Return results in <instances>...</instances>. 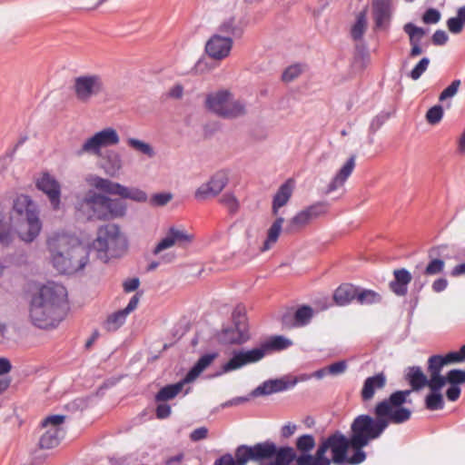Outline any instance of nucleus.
Wrapping results in <instances>:
<instances>
[{
    "label": "nucleus",
    "mask_w": 465,
    "mask_h": 465,
    "mask_svg": "<svg viewBox=\"0 0 465 465\" xmlns=\"http://www.w3.org/2000/svg\"><path fill=\"white\" fill-rule=\"evenodd\" d=\"M410 393L411 391H397L377 403L375 418L360 415L354 419L351 426V446L354 450L351 463L360 464L365 460L366 454L362 448L371 440L378 439L391 422L401 424L410 420L411 410L402 406Z\"/></svg>",
    "instance_id": "obj_1"
},
{
    "label": "nucleus",
    "mask_w": 465,
    "mask_h": 465,
    "mask_svg": "<svg viewBox=\"0 0 465 465\" xmlns=\"http://www.w3.org/2000/svg\"><path fill=\"white\" fill-rule=\"evenodd\" d=\"M66 291L62 285H45L30 302L29 317L41 329L55 328L64 318Z\"/></svg>",
    "instance_id": "obj_2"
},
{
    "label": "nucleus",
    "mask_w": 465,
    "mask_h": 465,
    "mask_svg": "<svg viewBox=\"0 0 465 465\" xmlns=\"http://www.w3.org/2000/svg\"><path fill=\"white\" fill-rule=\"evenodd\" d=\"M54 267L64 274H74L83 270L89 260L87 247L74 236L54 233L47 241Z\"/></svg>",
    "instance_id": "obj_3"
},
{
    "label": "nucleus",
    "mask_w": 465,
    "mask_h": 465,
    "mask_svg": "<svg viewBox=\"0 0 465 465\" xmlns=\"http://www.w3.org/2000/svg\"><path fill=\"white\" fill-rule=\"evenodd\" d=\"M351 446V438H346L341 432L335 431L322 440L314 455L303 454L297 459V465H355L351 457L347 456Z\"/></svg>",
    "instance_id": "obj_4"
},
{
    "label": "nucleus",
    "mask_w": 465,
    "mask_h": 465,
    "mask_svg": "<svg viewBox=\"0 0 465 465\" xmlns=\"http://www.w3.org/2000/svg\"><path fill=\"white\" fill-rule=\"evenodd\" d=\"M128 247L125 235L115 223H107L98 227L96 237L91 248L96 252L97 258L107 262L112 258L121 257Z\"/></svg>",
    "instance_id": "obj_5"
},
{
    "label": "nucleus",
    "mask_w": 465,
    "mask_h": 465,
    "mask_svg": "<svg viewBox=\"0 0 465 465\" xmlns=\"http://www.w3.org/2000/svg\"><path fill=\"white\" fill-rule=\"evenodd\" d=\"M13 211L19 217L16 225L19 238L27 243L34 242L42 230L36 204L29 196L21 194L15 200Z\"/></svg>",
    "instance_id": "obj_6"
},
{
    "label": "nucleus",
    "mask_w": 465,
    "mask_h": 465,
    "mask_svg": "<svg viewBox=\"0 0 465 465\" xmlns=\"http://www.w3.org/2000/svg\"><path fill=\"white\" fill-rule=\"evenodd\" d=\"M205 107L219 117L235 119L246 114V105L242 100L233 98L228 90H219L207 94Z\"/></svg>",
    "instance_id": "obj_7"
},
{
    "label": "nucleus",
    "mask_w": 465,
    "mask_h": 465,
    "mask_svg": "<svg viewBox=\"0 0 465 465\" xmlns=\"http://www.w3.org/2000/svg\"><path fill=\"white\" fill-rule=\"evenodd\" d=\"M83 203L92 211L90 218L110 221L125 215L127 206L119 199H111L96 193H89Z\"/></svg>",
    "instance_id": "obj_8"
},
{
    "label": "nucleus",
    "mask_w": 465,
    "mask_h": 465,
    "mask_svg": "<svg viewBox=\"0 0 465 465\" xmlns=\"http://www.w3.org/2000/svg\"><path fill=\"white\" fill-rule=\"evenodd\" d=\"M71 90L77 102L88 104L106 93L104 79L98 74H83L72 81Z\"/></svg>",
    "instance_id": "obj_9"
},
{
    "label": "nucleus",
    "mask_w": 465,
    "mask_h": 465,
    "mask_svg": "<svg viewBox=\"0 0 465 465\" xmlns=\"http://www.w3.org/2000/svg\"><path fill=\"white\" fill-rule=\"evenodd\" d=\"M119 141L120 138L117 132L114 128L108 127L88 138L81 149L77 151L76 154L90 153L99 155L103 147L115 145Z\"/></svg>",
    "instance_id": "obj_10"
},
{
    "label": "nucleus",
    "mask_w": 465,
    "mask_h": 465,
    "mask_svg": "<svg viewBox=\"0 0 465 465\" xmlns=\"http://www.w3.org/2000/svg\"><path fill=\"white\" fill-rule=\"evenodd\" d=\"M64 415H52L46 417L42 421V427L45 429V431L39 440V447L41 449H52L60 443V440L64 436V431L60 426L64 421Z\"/></svg>",
    "instance_id": "obj_11"
},
{
    "label": "nucleus",
    "mask_w": 465,
    "mask_h": 465,
    "mask_svg": "<svg viewBox=\"0 0 465 465\" xmlns=\"http://www.w3.org/2000/svg\"><path fill=\"white\" fill-rule=\"evenodd\" d=\"M251 460H262V442L252 447L239 446L232 454L226 453L214 461V465H246Z\"/></svg>",
    "instance_id": "obj_12"
},
{
    "label": "nucleus",
    "mask_w": 465,
    "mask_h": 465,
    "mask_svg": "<svg viewBox=\"0 0 465 465\" xmlns=\"http://www.w3.org/2000/svg\"><path fill=\"white\" fill-rule=\"evenodd\" d=\"M232 45L233 40L230 36L214 34L206 42L205 52L211 58L221 61L229 56Z\"/></svg>",
    "instance_id": "obj_13"
},
{
    "label": "nucleus",
    "mask_w": 465,
    "mask_h": 465,
    "mask_svg": "<svg viewBox=\"0 0 465 465\" xmlns=\"http://www.w3.org/2000/svg\"><path fill=\"white\" fill-rule=\"evenodd\" d=\"M36 187L47 196L54 210L60 208L61 186L54 176L43 173L36 182Z\"/></svg>",
    "instance_id": "obj_14"
},
{
    "label": "nucleus",
    "mask_w": 465,
    "mask_h": 465,
    "mask_svg": "<svg viewBox=\"0 0 465 465\" xmlns=\"http://www.w3.org/2000/svg\"><path fill=\"white\" fill-rule=\"evenodd\" d=\"M371 7L375 28L386 29L393 11L391 0H372Z\"/></svg>",
    "instance_id": "obj_15"
},
{
    "label": "nucleus",
    "mask_w": 465,
    "mask_h": 465,
    "mask_svg": "<svg viewBox=\"0 0 465 465\" xmlns=\"http://www.w3.org/2000/svg\"><path fill=\"white\" fill-rule=\"evenodd\" d=\"M432 250L429 252V257L430 260L426 267L420 272L415 273L414 285L418 290H421L429 282L428 277L438 275L444 270V261L438 258H432Z\"/></svg>",
    "instance_id": "obj_16"
},
{
    "label": "nucleus",
    "mask_w": 465,
    "mask_h": 465,
    "mask_svg": "<svg viewBox=\"0 0 465 465\" xmlns=\"http://www.w3.org/2000/svg\"><path fill=\"white\" fill-rule=\"evenodd\" d=\"M459 362H462V358L460 357L459 351H450L445 356L433 355L428 360L429 374L434 375V380L437 378V381L440 382L442 379L440 374L442 368L445 365Z\"/></svg>",
    "instance_id": "obj_17"
},
{
    "label": "nucleus",
    "mask_w": 465,
    "mask_h": 465,
    "mask_svg": "<svg viewBox=\"0 0 465 465\" xmlns=\"http://www.w3.org/2000/svg\"><path fill=\"white\" fill-rule=\"evenodd\" d=\"M261 359L262 347H256L247 351H240L238 353H235L233 357L231 360H229V361L223 364V371L228 372L238 368H241L245 364L259 361Z\"/></svg>",
    "instance_id": "obj_18"
},
{
    "label": "nucleus",
    "mask_w": 465,
    "mask_h": 465,
    "mask_svg": "<svg viewBox=\"0 0 465 465\" xmlns=\"http://www.w3.org/2000/svg\"><path fill=\"white\" fill-rule=\"evenodd\" d=\"M192 236L186 233L185 231L177 229L175 227L169 228L166 235L163 238L153 251L154 255L159 254L163 250L171 248L175 244H181L183 242H190Z\"/></svg>",
    "instance_id": "obj_19"
},
{
    "label": "nucleus",
    "mask_w": 465,
    "mask_h": 465,
    "mask_svg": "<svg viewBox=\"0 0 465 465\" xmlns=\"http://www.w3.org/2000/svg\"><path fill=\"white\" fill-rule=\"evenodd\" d=\"M313 316V310L308 305H302L292 314L285 313L282 316V324L287 328L302 327L307 325Z\"/></svg>",
    "instance_id": "obj_20"
},
{
    "label": "nucleus",
    "mask_w": 465,
    "mask_h": 465,
    "mask_svg": "<svg viewBox=\"0 0 465 465\" xmlns=\"http://www.w3.org/2000/svg\"><path fill=\"white\" fill-rule=\"evenodd\" d=\"M430 375V390L431 392L425 399L426 408L430 411L441 410L444 406V401L440 390L445 386V381L441 379V381L439 382L437 378L434 380V375Z\"/></svg>",
    "instance_id": "obj_21"
},
{
    "label": "nucleus",
    "mask_w": 465,
    "mask_h": 465,
    "mask_svg": "<svg viewBox=\"0 0 465 465\" xmlns=\"http://www.w3.org/2000/svg\"><path fill=\"white\" fill-rule=\"evenodd\" d=\"M294 190V181L288 179L282 183L272 198V213L277 216L279 209L285 206L290 201Z\"/></svg>",
    "instance_id": "obj_22"
},
{
    "label": "nucleus",
    "mask_w": 465,
    "mask_h": 465,
    "mask_svg": "<svg viewBox=\"0 0 465 465\" xmlns=\"http://www.w3.org/2000/svg\"><path fill=\"white\" fill-rule=\"evenodd\" d=\"M246 340L247 335L240 322H235L233 326L223 329L218 334V341L223 344H240Z\"/></svg>",
    "instance_id": "obj_23"
},
{
    "label": "nucleus",
    "mask_w": 465,
    "mask_h": 465,
    "mask_svg": "<svg viewBox=\"0 0 465 465\" xmlns=\"http://www.w3.org/2000/svg\"><path fill=\"white\" fill-rule=\"evenodd\" d=\"M386 376L383 372H380L374 376L368 377L363 383L361 391L362 401H371L377 390H381L386 385Z\"/></svg>",
    "instance_id": "obj_24"
},
{
    "label": "nucleus",
    "mask_w": 465,
    "mask_h": 465,
    "mask_svg": "<svg viewBox=\"0 0 465 465\" xmlns=\"http://www.w3.org/2000/svg\"><path fill=\"white\" fill-rule=\"evenodd\" d=\"M393 275L394 280L390 282L391 290L398 296L406 295L411 274L406 269H398L393 272Z\"/></svg>",
    "instance_id": "obj_25"
},
{
    "label": "nucleus",
    "mask_w": 465,
    "mask_h": 465,
    "mask_svg": "<svg viewBox=\"0 0 465 465\" xmlns=\"http://www.w3.org/2000/svg\"><path fill=\"white\" fill-rule=\"evenodd\" d=\"M355 167V156L351 155L328 185L327 193L341 187Z\"/></svg>",
    "instance_id": "obj_26"
},
{
    "label": "nucleus",
    "mask_w": 465,
    "mask_h": 465,
    "mask_svg": "<svg viewBox=\"0 0 465 465\" xmlns=\"http://www.w3.org/2000/svg\"><path fill=\"white\" fill-rule=\"evenodd\" d=\"M243 32L242 23L235 16H230L224 19L217 29L216 34L223 36H230L232 40L235 37H241Z\"/></svg>",
    "instance_id": "obj_27"
},
{
    "label": "nucleus",
    "mask_w": 465,
    "mask_h": 465,
    "mask_svg": "<svg viewBox=\"0 0 465 465\" xmlns=\"http://www.w3.org/2000/svg\"><path fill=\"white\" fill-rule=\"evenodd\" d=\"M358 294V287L352 284H341L338 287L333 294L335 302L340 306L349 304L351 301L356 300Z\"/></svg>",
    "instance_id": "obj_28"
},
{
    "label": "nucleus",
    "mask_w": 465,
    "mask_h": 465,
    "mask_svg": "<svg viewBox=\"0 0 465 465\" xmlns=\"http://www.w3.org/2000/svg\"><path fill=\"white\" fill-rule=\"evenodd\" d=\"M406 379L409 381L414 391L420 390L425 386L430 388V378H427L420 367H410L406 373Z\"/></svg>",
    "instance_id": "obj_29"
},
{
    "label": "nucleus",
    "mask_w": 465,
    "mask_h": 465,
    "mask_svg": "<svg viewBox=\"0 0 465 465\" xmlns=\"http://www.w3.org/2000/svg\"><path fill=\"white\" fill-rule=\"evenodd\" d=\"M89 181L90 183L93 186H94L97 190H100L109 194L121 196L123 185L118 183H114L108 179H104L99 176H93Z\"/></svg>",
    "instance_id": "obj_30"
},
{
    "label": "nucleus",
    "mask_w": 465,
    "mask_h": 465,
    "mask_svg": "<svg viewBox=\"0 0 465 465\" xmlns=\"http://www.w3.org/2000/svg\"><path fill=\"white\" fill-rule=\"evenodd\" d=\"M218 353H207L200 357L194 366L185 376V381H192L198 377L207 367L211 365L214 359H216Z\"/></svg>",
    "instance_id": "obj_31"
},
{
    "label": "nucleus",
    "mask_w": 465,
    "mask_h": 465,
    "mask_svg": "<svg viewBox=\"0 0 465 465\" xmlns=\"http://www.w3.org/2000/svg\"><path fill=\"white\" fill-rule=\"evenodd\" d=\"M283 222V217H277L268 229L266 240L263 242V252L270 250L277 242Z\"/></svg>",
    "instance_id": "obj_32"
},
{
    "label": "nucleus",
    "mask_w": 465,
    "mask_h": 465,
    "mask_svg": "<svg viewBox=\"0 0 465 465\" xmlns=\"http://www.w3.org/2000/svg\"><path fill=\"white\" fill-rule=\"evenodd\" d=\"M185 378L174 384H170L163 387L156 394L155 400L157 401H165L173 399L183 388L186 383Z\"/></svg>",
    "instance_id": "obj_33"
},
{
    "label": "nucleus",
    "mask_w": 465,
    "mask_h": 465,
    "mask_svg": "<svg viewBox=\"0 0 465 465\" xmlns=\"http://www.w3.org/2000/svg\"><path fill=\"white\" fill-rule=\"evenodd\" d=\"M367 8H364L358 14L356 17V22L351 27V35L353 40L358 41L362 38L367 29Z\"/></svg>",
    "instance_id": "obj_34"
},
{
    "label": "nucleus",
    "mask_w": 465,
    "mask_h": 465,
    "mask_svg": "<svg viewBox=\"0 0 465 465\" xmlns=\"http://www.w3.org/2000/svg\"><path fill=\"white\" fill-rule=\"evenodd\" d=\"M446 25L450 33L455 35L461 33L465 27V5L459 7L456 16L449 18Z\"/></svg>",
    "instance_id": "obj_35"
},
{
    "label": "nucleus",
    "mask_w": 465,
    "mask_h": 465,
    "mask_svg": "<svg viewBox=\"0 0 465 465\" xmlns=\"http://www.w3.org/2000/svg\"><path fill=\"white\" fill-rule=\"evenodd\" d=\"M290 388L289 377L268 380L263 382V395L281 392Z\"/></svg>",
    "instance_id": "obj_36"
},
{
    "label": "nucleus",
    "mask_w": 465,
    "mask_h": 465,
    "mask_svg": "<svg viewBox=\"0 0 465 465\" xmlns=\"http://www.w3.org/2000/svg\"><path fill=\"white\" fill-rule=\"evenodd\" d=\"M126 317L127 314L123 310L117 311L107 317L104 328L107 331H115L125 322Z\"/></svg>",
    "instance_id": "obj_37"
},
{
    "label": "nucleus",
    "mask_w": 465,
    "mask_h": 465,
    "mask_svg": "<svg viewBox=\"0 0 465 465\" xmlns=\"http://www.w3.org/2000/svg\"><path fill=\"white\" fill-rule=\"evenodd\" d=\"M381 295L372 290L358 288L356 301L361 305H371L381 302Z\"/></svg>",
    "instance_id": "obj_38"
},
{
    "label": "nucleus",
    "mask_w": 465,
    "mask_h": 465,
    "mask_svg": "<svg viewBox=\"0 0 465 465\" xmlns=\"http://www.w3.org/2000/svg\"><path fill=\"white\" fill-rule=\"evenodd\" d=\"M122 168V158L121 155L116 152H109L105 163L104 169L106 173L111 176H114Z\"/></svg>",
    "instance_id": "obj_39"
},
{
    "label": "nucleus",
    "mask_w": 465,
    "mask_h": 465,
    "mask_svg": "<svg viewBox=\"0 0 465 465\" xmlns=\"http://www.w3.org/2000/svg\"><path fill=\"white\" fill-rule=\"evenodd\" d=\"M292 341L283 336H272L263 342V352L267 350L281 351L290 347Z\"/></svg>",
    "instance_id": "obj_40"
},
{
    "label": "nucleus",
    "mask_w": 465,
    "mask_h": 465,
    "mask_svg": "<svg viewBox=\"0 0 465 465\" xmlns=\"http://www.w3.org/2000/svg\"><path fill=\"white\" fill-rule=\"evenodd\" d=\"M310 223L311 222L307 218V215L304 214L302 211H301L289 221L286 227V232L289 233L296 232L304 228Z\"/></svg>",
    "instance_id": "obj_41"
},
{
    "label": "nucleus",
    "mask_w": 465,
    "mask_h": 465,
    "mask_svg": "<svg viewBox=\"0 0 465 465\" xmlns=\"http://www.w3.org/2000/svg\"><path fill=\"white\" fill-rule=\"evenodd\" d=\"M229 182L228 174L225 171L215 173L207 182L217 194H219Z\"/></svg>",
    "instance_id": "obj_42"
},
{
    "label": "nucleus",
    "mask_w": 465,
    "mask_h": 465,
    "mask_svg": "<svg viewBox=\"0 0 465 465\" xmlns=\"http://www.w3.org/2000/svg\"><path fill=\"white\" fill-rule=\"evenodd\" d=\"M295 446L301 452L300 455L310 454V451L315 447V439L312 435L304 434L297 439Z\"/></svg>",
    "instance_id": "obj_43"
},
{
    "label": "nucleus",
    "mask_w": 465,
    "mask_h": 465,
    "mask_svg": "<svg viewBox=\"0 0 465 465\" xmlns=\"http://www.w3.org/2000/svg\"><path fill=\"white\" fill-rule=\"evenodd\" d=\"M121 197L124 199H130L138 203H144L147 201V194L145 192L134 188V187H126L123 185Z\"/></svg>",
    "instance_id": "obj_44"
},
{
    "label": "nucleus",
    "mask_w": 465,
    "mask_h": 465,
    "mask_svg": "<svg viewBox=\"0 0 465 465\" xmlns=\"http://www.w3.org/2000/svg\"><path fill=\"white\" fill-rule=\"evenodd\" d=\"M127 144L134 149L135 151L147 155L148 157H153L154 156V151L153 148L147 143L143 142L141 140L135 139V138H128L127 139Z\"/></svg>",
    "instance_id": "obj_45"
},
{
    "label": "nucleus",
    "mask_w": 465,
    "mask_h": 465,
    "mask_svg": "<svg viewBox=\"0 0 465 465\" xmlns=\"http://www.w3.org/2000/svg\"><path fill=\"white\" fill-rule=\"evenodd\" d=\"M15 238L12 229L0 217V246L9 247L14 242Z\"/></svg>",
    "instance_id": "obj_46"
},
{
    "label": "nucleus",
    "mask_w": 465,
    "mask_h": 465,
    "mask_svg": "<svg viewBox=\"0 0 465 465\" xmlns=\"http://www.w3.org/2000/svg\"><path fill=\"white\" fill-rule=\"evenodd\" d=\"M304 71V66L300 64H292L282 73V79L285 83H291L297 79Z\"/></svg>",
    "instance_id": "obj_47"
},
{
    "label": "nucleus",
    "mask_w": 465,
    "mask_h": 465,
    "mask_svg": "<svg viewBox=\"0 0 465 465\" xmlns=\"http://www.w3.org/2000/svg\"><path fill=\"white\" fill-rule=\"evenodd\" d=\"M441 378L445 381V384L448 382L450 385L458 386L459 384L465 382V371L459 369H453L450 371L446 376L441 375Z\"/></svg>",
    "instance_id": "obj_48"
},
{
    "label": "nucleus",
    "mask_w": 465,
    "mask_h": 465,
    "mask_svg": "<svg viewBox=\"0 0 465 465\" xmlns=\"http://www.w3.org/2000/svg\"><path fill=\"white\" fill-rule=\"evenodd\" d=\"M404 32L409 35L410 42H420L426 32L423 28L418 27L412 23H408L403 26Z\"/></svg>",
    "instance_id": "obj_49"
},
{
    "label": "nucleus",
    "mask_w": 465,
    "mask_h": 465,
    "mask_svg": "<svg viewBox=\"0 0 465 465\" xmlns=\"http://www.w3.org/2000/svg\"><path fill=\"white\" fill-rule=\"evenodd\" d=\"M302 211L307 215L309 221L312 222L326 213V204L323 203H316Z\"/></svg>",
    "instance_id": "obj_50"
},
{
    "label": "nucleus",
    "mask_w": 465,
    "mask_h": 465,
    "mask_svg": "<svg viewBox=\"0 0 465 465\" xmlns=\"http://www.w3.org/2000/svg\"><path fill=\"white\" fill-rule=\"evenodd\" d=\"M217 195L207 182L200 185L194 193V197L198 201H205Z\"/></svg>",
    "instance_id": "obj_51"
},
{
    "label": "nucleus",
    "mask_w": 465,
    "mask_h": 465,
    "mask_svg": "<svg viewBox=\"0 0 465 465\" xmlns=\"http://www.w3.org/2000/svg\"><path fill=\"white\" fill-rule=\"evenodd\" d=\"M461 84V81L460 79H456L451 82V84L447 86L439 95V101L443 102L449 98H452L455 96L459 91V88Z\"/></svg>",
    "instance_id": "obj_52"
},
{
    "label": "nucleus",
    "mask_w": 465,
    "mask_h": 465,
    "mask_svg": "<svg viewBox=\"0 0 465 465\" xmlns=\"http://www.w3.org/2000/svg\"><path fill=\"white\" fill-rule=\"evenodd\" d=\"M443 116V108L441 105H434L429 109L426 114V120L430 124L440 123Z\"/></svg>",
    "instance_id": "obj_53"
},
{
    "label": "nucleus",
    "mask_w": 465,
    "mask_h": 465,
    "mask_svg": "<svg viewBox=\"0 0 465 465\" xmlns=\"http://www.w3.org/2000/svg\"><path fill=\"white\" fill-rule=\"evenodd\" d=\"M220 203L223 204L231 213H234L238 211L239 203L232 193H224L221 197Z\"/></svg>",
    "instance_id": "obj_54"
},
{
    "label": "nucleus",
    "mask_w": 465,
    "mask_h": 465,
    "mask_svg": "<svg viewBox=\"0 0 465 465\" xmlns=\"http://www.w3.org/2000/svg\"><path fill=\"white\" fill-rule=\"evenodd\" d=\"M262 395V385L257 386L249 395V397H236L232 400H230L223 404V407H231L233 405H238L249 401L250 397H257Z\"/></svg>",
    "instance_id": "obj_55"
},
{
    "label": "nucleus",
    "mask_w": 465,
    "mask_h": 465,
    "mask_svg": "<svg viewBox=\"0 0 465 465\" xmlns=\"http://www.w3.org/2000/svg\"><path fill=\"white\" fill-rule=\"evenodd\" d=\"M430 64V59L427 57H423L416 66L411 71L410 77L412 80H418L421 74L427 70Z\"/></svg>",
    "instance_id": "obj_56"
},
{
    "label": "nucleus",
    "mask_w": 465,
    "mask_h": 465,
    "mask_svg": "<svg viewBox=\"0 0 465 465\" xmlns=\"http://www.w3.org/2000/svg\"><path fill=\"white\" fill-rule=\"evenodd\" d=\"M173 199L171 193H159L153 194L150 199L153 206H164Z\"/></svg>",
    "instance_id": "obj_57"
},
{
    "label": "nucleus",
    "mask_w": 465,
    "mask_h": 465,
    "mask_svg": "<svg viewBox=\"0 0 465 465\" xmlns=\"http://www.w3.org/2000/svg\"><path fill=\"white\" fill-rule=\"evenodd\" d=\"M441 15L440 11L434 8H429L422 16V21L425 24H437L440 20Z\"/></svg>",
    "instance_id": "obj_58"
},
{
    "label": "nucleus",
    "mask_w": 465,
    "mask_h": 465,
    "mask_svg": "<svg viewBox=\"0 0 465 465\" xmlns=\"http://www.w3.org/2000/svg\"><path fill=\"white\" fill-rule=\"evenodd\" d=\"M431 40H432L433 45H443L448 42L449 36L445 31L437 30L433 34Z\"/></svg>",
    "instance_id": "obj_59"
},
{
    "label": "nucleus",
    "mask_w": 465,
    "mask_h": 465,
    "mask_svg": "<svg viewBox=\"0 0 465 465\" xmlns=\"http://www.w3.org/2000/svg\"><path fill=\"white\" fill-rule=\"evenodd\" d=\"M208 435V429L206 427H200L193 430L190 434V439L193 441H199L203 440Z\"/></svg>",
    "instance_id": "obj_60"
},
{
    "label": "nucleus",
    "mask_w": 465,
    "mask_h": 465,
    "mask_svg": "<svg viewBox=\"0 0 465 465\" xmlns=\"http://www.w3.org/2000/svg\"><path fill=\"white\" fill-rule=\"evenodd\" d=\"M328 373L331 375H338L346 370V363L344 361H337L328 366Z\"/></svg>",
    "instance_id": "obj_61"
},
{
    "label": "nucleus",
    "mask_w": 465,
    "mask_h": 465,
    "mask_svg": "<svg viewBox=\"0 0 465 465\" xmlns=\"http://www.w3.org/2000/svg\"><path fill=\"white\" fill-rule=\"evenodd\" d=\"M142 296V293L140 292H136L132 298L131 300L129 301L127 306L123 309V311L128 315L129 313H131L132 312H134L137 306H138V303H139V301H140V298Z\"/></svg>",
    "instance_id": "obj_62"
},
{
    "label": "nucleus",
    "mask_w": 465,
    "mask_h": 465,
    "mask_svg": "<svg viewBox=\"0 0 465 465\" xmlns=\"http://www.w3.org/2000/svg\"><path fill=\"white\" fill-rule=\"evenodd\" d=\"M140 281L138 278H131L124 281L123 287L125 292H134L138 289Z\"/></svg>",
    "instance_id": "obj_63"
},
{
    "label": "nucleus",
    "mask_w": 465,
    "mask_h": 465,
    "mask_svg": "<svg viewBox=\"0 0 465 465\" xmlns=\"http://www.w3.org/2000/svg\"><path fill=\"white\" fill-rule=\"evenodd\" d=\"M171 414V407L168 404H159L156 408V416L159 419H165Z\"/></svg>",
    "instance_id": "obj_64"
}]
</instances>
